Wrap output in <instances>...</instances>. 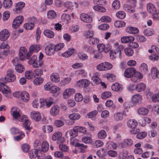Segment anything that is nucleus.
<instances>
[{"label": "nucleus", "instance_id": "obj_1", "mask_svg": "<svg viewBox=\"0 0 159 159\" xmlns=\"http://www.w3.org/2000/svg\"><path fill=\"white\" fill-rule=\"evenodd\" d=\"M16 79V77L13 73V71L11 69H9L7 71V75L5 77V80L8 82H13Z\"/></svg>", "mask_w": 159, "mask_h": 159}, {"label": "nucleus", "instance_id": "obj_2", "mask_svg": "<svg viewBox=\"0 0 159 159\" xmlns=\"http://www.w3.org/2000/svg\"><path fill=\"white\" fill-rule=\"evenodd\" d=\"M23 20V16H17L14 20L12 23V27L16 29L21 24Z\"/></svg>", "mask_w": 159, "mask_h": 159}, {"label": "nucleus", "instance_id": "obj_3", "mask_svg": "<svg viewBox=\"0 0 159 159\" xmlns=\"http://www.w3.org/2000/svg\"><path fill=\"white\" fill-rule=\"evenodd\" d=\"M136 70L134 68L129 67L125 71L124 75L127 78H131L136 72Z\"/></svg>", "mask_w": 159, "mask_h": 159}, {"label": "nucleus", "instance_id": "obj_4", "mask_svg": "<svg viewBox=\"0 0 159 159\" xmlns=\"http://www.w3.org/2000/svg\"><path fill=\"white\" fill-rule=\"evenodd\" d=\"M80 18L82 21L85 23H90L92 21L91 17L88 14L84 13L80 14Z\"/></svg>", "mask_w": 159, "mask_h": 159}, {"label": "nucleus", "instance_id": "obj_5", "mask_svg": "<svg viewBox=\"0 0 159 159\" xmlns=\"http://www.w3.org/2000/svg\"><path fill=\"white\" fill-rule=\"evenodd\" d=\"M142 100V96L139 94H136L133 96L132 98V102L134 104L140 103Z\"/></svg>", "mask_w": 159, "mask_h": 159}, {"label": "nucleus", "instance_id": "obj_6", "mask_svg": "<svg viewBox=\"0 0 159 159\" xmlns=\"http://www.w3.org/2000/svg\"><path fill=\"white\" fill-rule=\"evenodd\" d=\"M46 53L49 56H52L54 54L55 52V50L54 46L52 44H50L47 46L45 48Z\"/></svg>", "mask_w": 159, "mask_h": 159}, {"label": "nucleus", "instance_id": "obj_7", "mask_svg": "<svg viewBox=\"0 0 159 159\" xmlns=\"http://www.w3.org/2000/svg\"><path fill=\"white\" fill-rule=\"evenodd\" d=\"M77 85L80 87H84L88 86L90 84V81L87 79H82L79 80L77 83Z\"/></svg>", "mask_w": 159, "mask_h": 159}, {"label": "nucleus", "instance_id": "obj_8", "mask_svg": "<svg viewBox=\"0 0 159 159\" xmlns=\"http://www.w3.org/2000/svg\"><path fill=\"white\" fill-rule=\"evenodd\" d=\"M9 36V33L7 30H3L0 32V39L2 41L7 39Z\"/></svg>", "mask_w": 159, "mask_h": 159}, {"label": "nucleus", "instance_id": "obj_9", "mask_svg": "<svg viewBox=\"0 0 159 159\" xmlns=\"http://www.w3.org/2000/svg\"><path fill=\"white\" fill-rule=\"evenodd\" d=\"M65 6L68 9L73 10L77 8L78 7V4L76 2H72L67 1L64 4Z\"/></svg>", "mask_w": 159, "mask_h": 159}, {"label": "nucleus", "instance_id": "obj_10", "mask_svg": "<svg viewBox=\"0 0 159 159\" xmlns=\"http://www.w3.org/2000/svg\"><path fill=\"white\" fill-rule=\"evenodd\" d=\"M75 93V89L73 88L66 89L63 92V97L65 99L68 98L71 94Z\"/></svg>", "mask_w": 159, "mask_h": 159}, {"label": "nucleus", "instance_id": "obj_11", "mask_svg": "<svg viewBox=\"0 0 159 159\" xmlns=\"http://www.w3.org/2000/svg\"><path fill=\"white\" fill-rule=\"evenodd\" d=\"M11 112L14 118L17 119L18 117L20 118L21 116V115L20 112V110L18 108L16 107H12Z\"/></svg>", "mask_w": 159, "mask_h": 159}, {"label": "nucleus", "instance_id": "obj_12", "mask_svg": "<svg viewBox=\"0 0 159 159\" xmlns=\"http://www.w3.org/2000/svg\"><path fill=\"white\" fill-rule=\"evenodd\" d=\"M31 116L32 119L36 121H39L41 118V116L40 113L38 111H32L31 113Z\"/></svg>", "mask_w": 159, "mask_h": 159}, {"label": "nucleus", "instance_id": "obj_13", "mask_svg": "<svg viewBox=\"0 0 159 159\" xmlns=\"http://www.w3.org/2000/svg\"><path fill=\"white\" fill-rule=\"evenodd\" d=\"M26 49L24 47H21L19 49V56L20 59L23 60L24 59L26 56Z\"/></svg>", "mask_w": 159, "mask_h": 159}, {"label": "nucleus", "instance_id": "obj_14", "mask_svg": "<svg viewBox=\"0 0 159 159\" xmlns=\"http://www.w3.org/2000/svg\"><path fill=\"white\" fill-rule=\"evenodd\" d=\"M59 112V108L57 105L53 106L50 110V113L52 116H56Z\"/></svg>", "mask_w": 159, "mask_h": 159}, {"label": "nucleus", "instance_id": "obj_15", "mask_svg": "<svg viewBox=\"0 0 159 159\" xmlns=\"http://www.w3.org/2000/svg\"><path fill=\"white\" fill-rule=\"evenodd\" d=\"M147 8L148 12L151 14H153L157 11L154 6L151 3L147 4Z\"/></svg>", "mask_w": 159, "mask_h": 159}, {"label": "nucleus", "instance_id": "obj_16", "mask_svg": "<svg viewBox=\"0 0 159 159\" xmlns=\"http://www.w3.org/2000/svg\"><path fill=\"white\" fill-rule=\"evenodd\" d=\"M134 38L132 36H124L121 39V42L123 43H130L134 41Z\"/></svg>", "mask_w": 159, "mask_h": 159}, {"label": "nucleus", "instance_id": "obj_17", "mask_svg": "<svg viewBox=\"0 0 159 159\" xmlns=\"http://www.w3.org/2000/svg\"><path fill=\"white\" fill-rule=\"evenodd\" d=\"M75 146L78 148V149L81 152H84L88 147V146L86 145L79 143H77Z\"/></svg>", "mask_w": 159, "mask_h": 159}, {"label": "nucleus", "instance_id": "obj_18", "mask_svg": "<svg viewBox=\"0 0 159 159\" xmlns=\"http://www.w3.org/2000/svg\"><path fill=\"white\" fill-rule=\"evenodd\" d=\"M20 98L24 102H27L29 99V95L25 91H23L20 93Z\"/></svg>", "mask_w": 159, "mask_h": 159}, {"label": "nucleus", "instance_id": "obj_19", "mask_svg": "<svg viewBox=\"0 0 159 159\" xmlns=\"http://www.w3.org/2000/svg\"><path fill=\"white\" fill-rule=\"evenodd\" d=\"M137 122L135 120H129L127 122V125L130 128L134 129L137 125Z\"/></svg>", "mask_w": 159, "mask_h": 159}, {"label": "nucleus", "instance_id": "obj_20", "mask_svg": "<svg viewBox=\"0 0 159 159\" xmlns=\"http://www.w3.org/2000/svg\"><path fill=\"white\" fill-rule=\"evenodd\" d=\"M146 88V84L144 83H141L136 85L135 90L138 92H142Z\"/></svg>", "mask_w": 159, "mask_h": 159}, {"label": "nucleus", "instance_id": "obj_21", "mask_svg": "<svg viewBox=\"0 0 159 159\" xmlns=\"http://www.w3.org/2000/svg\"><path fill=\"white\" fill-rule=\"evenodd\" d=\"M62 134L60 132H57L53 134L52 137V139L53 141L56 140H61L62 138L61 137Z\"/></svg>", "mask_w": 159, "mask_h": 159}, {"label": "nucleus", "instance_id": "obj_22", "mask_svg": "<svg viewBox=\"0 0 159 159\" xmlns=\"http://www.w3.org/2000/svg\"><path fill=\"white\" fill-rule=\"evenodd\" d=\"M124 49V47L122 45L119 46L116 48L115 52L116 57L120 58L121 56V51Z\"/></svg>", "mask_w": 159, "mask_h": 159}, {"label": "nucleus", "instance_id": "obj_23", "mask_svg": "<svg viewBox=\"0 0 159 159\" xmlns=\"http://www.w3.org/2000/svg\"><path fill=\"white\" fill-rule=\"evenodd\" d=\"M42 150L43 152H46L49 148V144L46 141H44L41 145Z\"/></svg>", "mask_w": 159, "mask_h": 159}, {"label": "nucleus", "instance_id": "obj_24", "mask_svg": "<svg viewBox=\"0 0 159 159\" xmlns=\"http://www.w3.org/2000/svg\"><path fill=\"white\" fill-rule=\"evenodd\" d=\"M69 118L71 120H77L80 119V116L78 113H74L69 115Z\"/></svg>", "mask_w": 159, "mask_h": 159}, {"label": "nucleus", "instance_id": "obj_25", "mask_svg": "<svg viewBox=\"0 0 159 159\" xmlns=\"http://www.w3.org/2000/svg\"><path fill=\"white\" fill-rule=\"evenodd\" d=\"M44 34L48 38H52L54 36V33L49 30H46L43 32Z\"/></svg>", "mask_w": 159, "mask_h": 159}, {"label": "nucleus", "instance_id": "obj_26", "mask_svg": "<svg viewBox=\"0 0 159 159\" xmlns=\"http://www.w3.org/2000/svg\"><path fill=\"white\" fill-rule=\"evenodd\" d=\"M107 135V133L104 130H101L99 131L97 134L98 138L100 139H105Z\"/></svg>", "mask_w": 159, "mask_h": 159}, {"label": "nucleus", "instance_id": "obj_27", "mask_svg": "<svg viewBox=\"0 0 159 159\" xmlns=\"http://www.w3.org/2000/svg\"><path fill=\"white\" fill-rule=\"evenodd\" d=\"M50 79L54 82H58L60 81V77L57 74H53L50 76Z\"/></svg>", "mask_w": 159, "mask_h": 159}, {"label": "nucleus", "instance_id": "obj_28", "mask_svg": "<svg viewBox=\"0 0 159 159\" xmlns=\"http://www.w3.org/2000/svg\"><path fill=\"white\" fill-rule=\"evenodd\" d=\"M41 49V47L39 45H34L31 46L29 48V50L32 52H38Z\"/></svg>", "mask_w": 159, "mask_h": 159}, {"label": "nucleus", "instance_id": "obj_29", "mask_svg": "<svg viewBox=\"0 0 159 159\" xmlns=\"http://www.w3.org/2000/svg\"><path fill=\"white\" fill-rule=\"evenodd\" d=\"M43 131L45 133H50L53 130V127L51 125H44L42 127Z\"/></svg>", "mask_w": 159, "mask_h": 159}, {"label": "nucleus", "instance_id": "obj_30", "mask_svg": "<svg viewBox=\"0 0 159 159\" xmlns=\"http://www.w3.org/2000/svg\"><path fill=\"white\" fill-rule=\"evenodd\" d=\"M74 49L73 48H70L66 52L62 54V56L65 57H68L70 56L74 52Z\"/></svg>", "mask_w": 159, "mask_h": 159}, {"label": "nucleus", "instance_id": "obj_31", "mask_svg": "<svg viewBox=\"0 0 159 159\" xmlns=\"http://www.w3.org/2000/svg\"><path fill=\"white\" fill-rule=\"evenodd\" d=\"M127 31L129 33L136 34L139 32V30L136 27H128L126 29Z\"/></svg>", "mask_w": 159, "mask_h": 159}, {"label": "nucleus", "instance_id": "obj_32", "mask_svg": "<svg viewBox=\"0 0 159 159\" xmlns=\"http://www.w3.org/2000/svg\"><path fill=\"white\" fill-rule=\"evenodd\" d=\"M25 3L22 2H20L17 3L15 5L16 11H19L25 6Z\"/></svg>", "mask_w": 159, "mask_h": 159}, {"label": "nucleus", "instance_id": "obj_33", "mask_svg": "<svg viewBox=\"0 0 159 159\" xmlns=\"http://www.w3.org/2000/svg\"><path fill=\"white\" fill-rule=\"evenodd\" d=\"M56 13L53 10H49L47 13L48 17L50 19H54L56 17Z\"/></svg>", "mask_w": 159, "mask_h": 159}, {"label": "nucleus", "instance_id": "obj_34", "mask_svg": "<svg viewBox=\"0 0 159 159\" xmlns=\"http://www.w3.org/2000/svg\"><path fill=\"white\" fill-rule=\"evenodd\" d=\"M11 0H4L3 2V7L6 8H9L12 5Z\"/></svg>", "mask_w": 159, "mask_h": 159}, {"label": "nucleus", "instance_id": "obj_35", "mask_svg": "<svg viewBox=\"0 0 159 159\" xmlns=\"http://www.w3.org/2000/svg\"><path fill=\"white\" fill-rule=\"evenodd\" d=\"M115 120L116 121L121 120L123 119V114L121 112H118L114 114Z\"/></svg>", "mask_w": 159, "mask_h": 159}, {"label": "nucleus", "instance_id": "obj_36", "mask_svg": "<svg viewBox=\"0 0 159 159\" xmlns=\"http://www.w3.org/2000/svg\"><path fill=\"white\" fill-rule=\"evenodd\" d=\"M125 25V22L122 20H117L114 23L115 26L117 28L124 27Z\"/></svg>", "mask_w": 159, "mask_h": 159}, {"label": "nucleus", "instance_id": "obj_37", "mask_svg": "<svg viewBox=\"0 0 159 159\" xmlns=\"http://www.w3.org/2000/svg\"><path fill=\"white\" fill-rule=\"evenodd\" d=\"M148 109L144 107L140 108L138 110V113L141 115H145L148 113Z\"/></svg>", "mask_w": 159, "mask_h": 159}, {"label": "nucleus", "instance_id": "obj_38", "mask_svg": "<svg viewBox=\"0 0 159 159\" xmlns=\"http://www.w3.org/2000/svg\"><path fill=\"white\" fill-rule=\"evenodd\" d=\"M31 123L30 121L27 119H25L23 122V127L26 130H30L32 128L30 127Z\"/></svg>", "mask_w": 159, "mask_h": 159}, {"label": "nucleus", "instance_id": "obj_39", "mask_svg": "<svg viewBox=\"0 0 159 159\" xmlns=\"http://www.w3.org/2000/svg\"><path fill=\"white\" fill-rule=\"evenodd\" d=\"M92 80L93 81L94 84H98L101 83V80L98 76L96 75L93 76L92 78Z\"/></svg>", "mask_w": 159, "mask_h": 159}, {"label": "nucleus", "instance_id": "obj_40", "mask_svg": "<svg viewBox=\"0 0 159 159\" xmlns=\"http://www.w3.org/2000/svg\"><path fill=\"white\" fill-rule=\"evenodd\" d=\"M93 8L95 10L100 12L103 13L106 11V9L105 8L99 6H94L93 7Z\"/></svg>", "mask_w": 159, "mask_h": 159}, {"label": "nucleus", "instance_id": "obj_41", "mask_svg": "<svg viewBox=\"0 0 159 159\" xmlns=\"http://www.w3.org/2000/svg\"><path fill=\"white\" fill-rule=\"evenodd\" d=\"M15 69L18 72L22 73L24 70L25 68L22 65L17 64L15 66Z\"/></svg>", "mask_w": 159, "mask_h": 159}, {"label": "nucleus", "instance_id": "obj_42", "mask_svg": "<svg viewBox=\"0 0 159 159\" xmlns=\"http://www.w3.org/2000/svg\"><path fill=\"white\" fill-rule=\"evenodd\" d=\"M142 77L143 75H141L139 73H137L135 76L132 77L131 80L133 82H136L138 81V80L140 79H142Z\"/></svg>", "mask_w": 159, "mask_h": 159}, {"label": "nucleus", "instance_id": "obj_43", "mask_svg": "<svg viewBox=\"0 0 159 159\" xmlns=\"http://www.w3.org/2000/svg\"><path fill=\"white\" fill-rule=\"evenodd\" d=\"M38 154V149H33L32 151H30L29 156L30 158H35L37 157Z\"/></svg>", "mask_w": 159, "mask_h": 159}, {"label": "nucleus", "instance_id": "obj_44", "mask_svg": "<svg viewBox=\"0 0 159 159\" xmlns=\"http://www.w3.org/2000/svg\"><path fill=\"white\" fill-rule=\"evenodd\" d=\"M133 144V141L131 139H125L123 143V145L125 147H129Z\"/></svg>", "mask_w": 159, "mask_h": 159}, {"label": "nucleus", "instance_id": "obj_45", "mask_svg": "<svg viewBox=\"0 0 159 159\" xmlns=\"http://www.w3.org/2000/svg\"><path fill=\"white\" fill-rule=\"evenodd\" d=\"M112 96L111 93L109 91H106L103 93L101 95L102 99H106L111 97Z\"/></svg>", "mask_w": 159, "mask_h": 159}, {"label": "nucleus", "instance_id": "obj_46", "mask_svg": "<svg viewBox=\"0 0 159 159\" xmlns=\"http://www.w3.org/2000/svg\"><path fill=\"white\" fill-rule=\"evenodd\" d=\"M82 140L83 142L87 144H91L93 142L92 139L88 136L83 137L82 139Z\"/></svg>", "mask_w": 159, "mask_h": 159}, {"label": "nucleus", "instance_id": "obj_47", "mask_svg": "<svg viewBox=\"0 0 159 159\" xmlns=\"http://www.w3.org/2000/svg\"><path fill=\"white\" fill-rule=\"evenodd\" d=\"M111 89L114 91H119L120 89V85L118 83H116L112 85Z\"/></svg>", "mask_w": 159, "mask_h": 159}, {"label": "nucleus", "instance_id": "obj_48", "mask_svg": "<svg viewBox=\"0 0 159 159\" xmlns=\"http://www.w3.org/2000/svg\"><path fill=\"white\" fill-rule=\"evenodd\" d=\"M43 79L41 77L35 78L33 81V83L35 85H39L43 82Z\"/></svg>", "mask_w": 159, "mask_h": 159}, {"label": "nucleus", "instance_id": "obj_49", "mask_svg": "<svg viewBox=\"0 0 159 159\" xmlns=\"http://www.w3.org/2000/svg\"><path fill=\"white\" fill-rule=\"evenodd\" d=\"M59 148L60 150L63 152H67L69 150L68 147L67 145L63 144L59 145Z\"/></svg>", "mask_w": 159, "mask_h": 159}, {"label": "nucleus", "instance_id": "obj_50", "mask_svg": "<svg viewBox=\"0 0 159 159\" xmlns=\"http://www.w3.org/2000/svg\"><path fill=\"white\" fill-rule=\"evenodd\" d=\"M42 150L40 149H38V154L37 157L38 159H44L45 157V155Z\"/></svg>", "mask_w": 159, "mask_h": 159}, {"label": "nucleus", "instance_id": "obj_51", "mask_svg": "<svg viewBox=\"0 0 159 159\" xmlns=\"http://www.w3.org/2000/svg\"><path fill=\"white\" fill-rule=\"evenodd\" d=\"M9 52V50H8L1 52L0 53V58L2 59L5 58L8 55Z\"/></svg>", "mask_w": 159, "mask_h": 159}, {"label": "nucleus", "instance_id": "obj_52", "mask_svg": "<svg viewBox=\"0 0 159 159\" xmlns=\"http://www.w3.org/2000/svg\"><path fill=\"white\" fill-rule=\"evenodd\" d=\"M104 67L105 71L110 70L113 67V65L109 62H104Z\"/></svg>", "mask_w": 159, "mask_h": 159}, {"label": "nucleus", "instance_id": "obj_53", "mask_svg": "<svg viewBox=\"0 0 159 159\" xmlns=\"http://www.w3.org/2000/svg\"><path fill=\"white\" fill-rule=\"evenodd\" d=\"M34 26V24L32 22L25 24L24 26V28L26 30H32Z\"/></svg>", "mask_w": 159, "mask_h": 159}, {"label": "nucleus", "instance_id": "obj_54", "mask_svg": "<svg viewBox=\"0 0 159 159\" xmlns=\"http://www.w3.org/2000/svg\"><path fill=\"white\" fill-rule=\"evenodd\" d=\"M99 41V40L98 39L92 37L90 38L88 42L90 44H95L98 43Z\"/></svg>", "mask_w": 159, "mask_h": 159}, {"label": "nucleus", "instance_id": "obj_55", "mask_svg": "<svg viewBox=\"0 0 159 159\" xmlns=\"http://www.w3.org/2000/svg\"><path fill=\"white\" fill-rule=\"evenodd\" d=\"M125 52L128 56H130L133 55L134 52L133 50L130 48H127L125 49Z\"/></svg>", "mask_w": 159, "mask_h": 159}, {"label": "nucleus", "instance_id": "obj_56", "mask_svg": "<svg viewBox=\"0 0 159 159\" xmlns=\"http://www.w3.org/2000/svg\"><path fill=\"white\" fill-rule=\"evenodd\" d=\"M31 63L32 64L34 68H38L40 67L43 64V62L42 61H39L38 63V61H36L34 62H32Z\"/></svg>", "mask_w": 159, "mask_h": 159}, {"label": "nucleus", "instance_id": "obj_57", "mask_svg": "<svg viewBox=\"0 0 159 159\" xmlns=\"http://www.w3.org/2000/svg\"><path fill=\"white\" fill-rule=\"evenodd\" d=\"M116 16L119 18L120 19H123L125 16V13L123 11H120L116 13Z\"/></svg>", "mask_w": 159, "mask_h": 159}, {"label": "nucleus", "instance_id": "obj_58", "mask_svg": "<svg viewBox=\"0 0 159 159\" xmlns=\"http://www.w3.org/2000/svg\"><path fill=\"white\" fill-rule=\"evenodd\" d=\"M154 31L152 29H147L144 31V34L147 36H151L154 34Z\"/></svg>", "mask_w": 159, "mask_h": 159}, {"label": "nucleus", "instance_id": "obj_59", "mask_svg": "<svg viewBox=\"0 0 159 159\" xmlns=\"http://www.w3.org/2000/svg\"><path fill=\"white\" fill-rule=\"evenodd\" d=\"M84 49L85 51L91 53H93L94 52V49L93 48L87 45H85L84 46Z\"/></svg>", "mask_w": 159, "mask_h": 159}, {"label": "nucleus", "instance_id": "obj_60", "mask_svg": "<svg viewBox=\"0 0 159 159\" xmlns=\"http://www.w3.org/2000/svg\"><path fill=\"white\" fill-rule=\"evenodd\" d=\"M64 46V43H60L54 46V48L55 51H57L61 49Z\"/></svg>", "mask_w": 159, "mask_h": 159}, {"label": "nucleus", "instance_id": "obj_61", "mask_svg": "<svg viewBox=\"0 0 159 159\" xmlns=\"http://www.w3.org/2000/svg\"><path fill=\"white\" fill-rule=\"evenodd\" d=\"M78 56L80 59L83 60H86L88 58V56L87 55L82 52L79 53Z\"/></svg>", "mask_w": 159, "mask_h": 159}, {"label": "nucleus", "instance_id": "obj_62", "mask_svg": "<svg viewBox=\"0 0 159 159\" xmlns=\"http://www.w3.org/2000/svg\"><path fill=\"white\" fill-rule=\"evenodd\" d=\"M112 6L116 9H119L120 7V4L119 1L118 0L114 1L112 3Z\"/></svg>", "mask_w": 159, "mask_h": 159}, {"label": "nucleus", "instance_id": "obj_63", "mask_svg": "<svg viewBox=\"0 0 159 159\" xmlns=\"http://www.w3.org/2000/svg\"><path fill=\"white\" fill-rule=\"evenodd\" d=\"M97 111L96 110H94L88 113L86 116V117L88 118H91L97 115Z\"/></svg>", "mask_w": 159, "mask_h": 159}, {"label": "nucleus", "instance_id": "obj_64", "mask_svg": "<svg viewBox=\"0 0 159 159\" xmlns=\"http://www.w3.org/2000/svg\"><path fill=\"white\" fill-rule=\"evenodd\" d=\"M128 155V152L127 151H123L120 155L119 158L120 159H125Z\"/></svg>", "mask_w": 159, "mask_h": 159}]
</instances>
